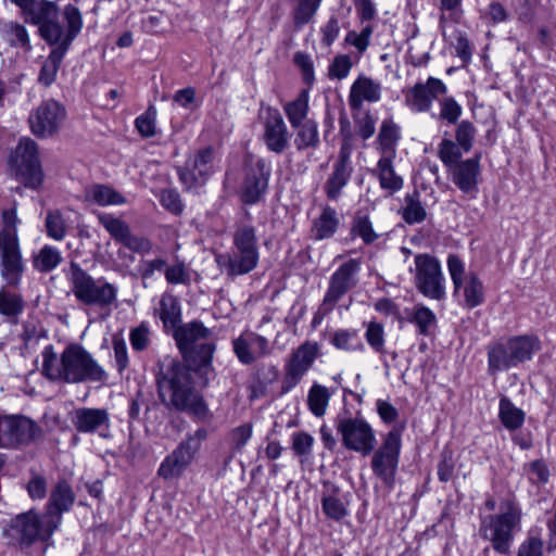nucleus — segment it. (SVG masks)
<instances>
[{"label": "nucleus", "instance_id": "9", "mask_svg": "<svg viewBox=\"0 0 556 556\" xmlns=\"http://www.w3.org/2000/svg\"><path fill=\"white\" fill-rule=\"evenodd\" d=\"M206 438L207 431L204 428L188 433L186 439L161 463L157 475L165 480L179 478L191 464Z\"/></svg>", "mask_w": 556, "mask_h": 556}, {"label": "nucleus", "instance_id": "64", "mask_svg": "<svg viewBox=\"0 0 556 556\" xmlns=\"http://www.w3.org/2000/svg\"><path fill=\"white\" fill-rule=\"evenodd\" d=\"M440 106V117L451 124L456 123L463 112L460 104H458L454 98L443 99Z\"/></svg>", "mask_w": 556, "mask_h": 556}, {"label": "nucleus", "instance_id": "40", "mask_svg": "<svg viewBox=\"0 0 556 556\" xmlns=\"http://www.w3.org/2000/svg\"><path fill=\"white\" fill-rule=\"evenodd\" d=\"M498 417L508 430L520 428L525 421V413L507 397H502L498 404Z\"/></svg>", "mask_w": 556, "mask_h": 556}, {"label": "nucleus", "instance_id": "37", "mask_svg": "<svg viewBox=\"0 0 556 556\" xmlns=\"http://www.w3.org/2000/svg\"><path fill=\"white\" fill-rule=\"evenodd\" d=\"M24 307L25 302L20 293L5 288L0 289V315L15 323Z\"/></svg>", "mask_w": 556, "mask_h": 556}, {"label": "nucleus", "instance_id": "55", "mask_svg": "<svg viewBox=\"0 0 556 556\" xmlns=\"http://www.w3.org/2000/svg\"><path fill=\"white\" fill-rule=\"evenodd\" d=\"M156 111L150 106L146 113L138 116L135 121L137 130L142 137L150 138L155 134Z\"/></svg>", "mask_w": 556, "mask_h": 556}, {"label": "nucleus", "instance_id": "58", "mask_svg": "<svg viewBox=\"0 0 556 556\" xmlns=\"http://www.w3.org/2000/svg\"><path fill=\"white\" fill-rule=\"evenodd\" d=\"M252 424H243L233 428L229 433V440L235 451H241L252 437Z\"/></svg>", "mask_w": 556, "mask_h": 556}, {"label": "nucleus", "instance_id": "4", "mask_svg": "<svg viewBox=\"0 0 556 556\" xmlns=\"http://www.w3.org/2000/svg\"><path fill=\"white\" fill-rule=\"evenodd\" d=\"M541 349L534 336H514L491 342L488 348V371L490 375L507 371L532 359Z\"/></svg>", "mask_w": 556, "mask_h": 556}, {"label": "nucleus", "instance_id": "28", "mask_svg": "<svg viewBox=\"0 0 556 556\" xmlns=\"http://www.w3.org/2000/svg\"><path fill=\"white\" fill-rule=\"evenodd\" d=\"M215 261L219 269L227 274L229 277L242 276L251 273L256 268L258 262L251 257L236 251L220 253L215 256Z\"/></svg>", "mask_w": 556, "mask_h": 556}, {"label": "nucleus", "instance_id": "33", "mask_svg": "<svg viewBox=\"0 0 556 556\" xmlns=\"http://www.w3.org/2000/svg\"><path fill=\"white\" fill-rule=\"evenodd\" d=\"M85 200L99 206L121 205L126 199L113 188L105 185H92L85 190Z\"/></svg>", "mask_w": 556, "mask_h": 556}, {"label": "nucleus", "instance_id": "61", "mask_svg": "<svg viewBox=\"0 0 556 556\" xmlns=\"http://www.w3.org/2000/svg\"><path fill=\"white\" fill-rule=\"evenodd\" d=\"M475 136L476 128L470 122L463 121L458 125L456 130V140L465 152H468L472 148Z\"/></svg>", "mask_w": 556, "mask_h": 556}, {"label": "nucleus", "instance_id": "50", "mask_svg": "<svg viewBox=\"0 0 556 556\" xmlns=\"http://www.w3.org/2000/svg\"><path fill=\"white\" fill-rule=\"evenodd\" d=\"M321 0H299L293 13V23L296 28H302L317 12Z\"/></svg>", "mask_w": 556, "mask_h": 556}, {"label": "nucleus", "instance_id": "38", "mask_svg": "<svg viewBox=\"0 0 556 556\" xmlns=\"http://www.w3.org/2000/svg\"><path fill=\"white\" fill-rule=\"evenodd\" d=\"M337 213L330 206L323 210L320 216L314 220L312 236L316 240L330 238L338 227Z\"/></svg>", "mask_w": 556, "mask_h": 556}, {"label": "nucleus", "instance_id": "53", "mask_svg": "<svg viewBox=\"0 0 556 556\" xmlns=\"http://www.w3.org/2000/svg\"><path fill=\"white\" fill-rule=\"evenodd\" d=\"M314 442V438L305 431L292 434V450L296 456L308 458L312 455Z\"/></svg>", "mask_w": 556, "mask_h": 556}, {"label": "nucleus", "instance_id": "32", "mask_svg": "<svg viewBox=\"0 0 556 556\" xmlns=\"http://www.w3.org/2000/svg\"><path fill=\"white\" fill-rule=\"evenodd\" d=\"M233 249L252 260L258 262L256 230L252 225H240L233 233Z\"/></svg>", "mask_w": 556, "mask_h": 556}, {"label": "nucleus", "instance_id": "44", "mask_svg": "<svg viewBox=\"0 0 556 556\" xmlns=\"http://www.w3.org/2000/svg\"><path fill=\"white\" fill-rule=\"evenodd\" d=\"M294 144L299 151L307 148H316L319 143L318 125L315 121L309 119L299 126Z\"/></svg>", "mask_w": 556, "mask_h": 556}, {"label": "nucleus", "instance_id": "26", "mask_svg": "<svg viewBox=\"0 0 556 556\" xmlns=\"http://www.w3.org/2000/svg\"><path fill=\"white\" fill-rule=\"evenodd\" d=\"M75 502V494L70 483L62 479L52 488L47 505V515L58 517V526L62 521V514L68 511Z\"/></svg>", "mask_w": 556, "mask_h": 556}, {"label": "nucleus", "instance_id": "30", "mask_svg": "<svg viewBox=\"0 0 556 556\" xmlns=\"http://www.w3.org/2000/svg\"><path fill=\"white\" fill-rule=\"evenodd\" d=\"M405 428L404 422L395 425L384 440V484L396 471L401 450V435Z\"/></svg>", "mask_w": 556, "mask_h": 556}, {"label": "nucleus", "instance_id": "20", "mask_svg": "<svg viewBox=\"0 0 556 556\" xmlns=\"http://www.w3.org/2000/svg\"><path fill=\"white\" fill-rule=\"evenodd\" d=\"M214 151L204 148L188 161L185 168L178 170L180 181L187 189H197L202 186L213 169Z\"/></svg>", "mask_w": 556, "mask_h": 556}, {"label": "nucleus", "instance_id": "56", "mask_svg": "<svg viewBox=\"0 0 556 556\" xmlns=\"http://www.w3.org/2000/svg\"><path fill=\"white\" fill-rule=\"evenodd\" d=\"M162 206L172 214L180 215L184 211V203L179 193L174 189H164L160 193Z\"/></svg>", "mask_w": 556, "mask_h": 556}, {"label": "nucleus", "instance_id": "49", "mask_svg": "<svg viewBox=\"0 0 556 556\" xmlns=\"http://www.w3.org/2000/svg\"><path fill=\"white\" fill-rule=\"evenodd\" d=\"M64 17L67 23V29H66V40L63 48L70 49L73 40L77 37V35L80 33L83 27V17L79 12V10L72 5L67 4L64 8Z\"/></svg>", "mask_w": 556, "mask_h": 556}, {"label": "nucleus", "instance_id": "22", "mask_svg": "<svg viewBox=\"0 0 556 556\" xmlns=\"http://www.w3.org/2000/svg\"><path fill=\"white\" fill-rule=\"evenodd\" d=\"M445 84L438 78L429 77L426 83L416 84L406 96L408 106L415 112L430 110L432 102L446 93Z\"/></svg>", "mask_w": 556, "mask_h": 556}, {"label": "nucleus", "instance_id": "39", "mask_svg": "<svg viewBox=\"0 0 556 556\" xmlns=\"http://www.w3.org/2000/svg\"><path fill=\"white\" fill-rule=\"evenodd\" d=\"M285 113L292 128L304 124L308 114V93L303 90L299 97L285 105Z\"/></svg>", "mask_w": 556, "mask_h": 556}, {"label": "nucleus", "instance_id": "48", "mask_svg": "<svg viewBox=\"0 0 556 556\" xmlns=\"http://www.w3.org/2000/svg\"><path fill=\"white\" fill-rule=\"evenodd\" d=\"M45 227L47 236L55 241H62L67 235V223L59 210L47 212Z\"/></svg>", "mask_w": 556, "mask_h": 556}, {"label": "nucleus", "instance_id": "16", "mask_svg": "<svg viewBox=\"0 0 556 556\" xmlns=\"http://www.w3.org/2000/svg\"><path fill=\"white\" fill-rule=\"evenodd\" d=\"M271 174L270 164L265 159H257L245 166V176L241 186V201L255 204L265 194Z\"/></svg>", "mask_w": 556, "mask_h": 556}, {"label": "nucleus", "instance_id": "10", "mask_svg": "<svg viewBox=\"0 0 556 556\" xmlns=\"http://www.w3.org/2000/svg\"><path fill=\"white\" fill-rule=\"evenodd\" d=\"M415 285L418 291L431 300L445 296V278L441 264L430 254L415 256Z\"/></svg>", "mask_w": 556, "mask_h": 556}, {"label": "nucleus", "instance_id": "2", "mask_svg": "<svg viewBox=\"0 0 556 556\" xmlns=\"http://www.w3.org/2000/svg\"><path fill=\"white\" fill-rule=\"evenodd\" d=\"M161 402L169 409L187 412L199 420H206L210 410L203 397L192 386L189 370L177 362L163 366L156 376Z\"/></svg>", "mask_w": 556, "mask_h": 556}, {"label": "nucleus", "instance_id": "62", "mask_svg": "<svg viewBox=\"0 0 556 556\" xmlns=\"http://www.w3.org/2000/svg\"><path fill=\"white\" fill-rule=\"evenodd\" d=\"M26 490L31 500H43L48 491L47 479L39 473H33L26 484Z\"/></svg>", "mask_w": 556, "mask_h": 556}, {"label": "nucleus", "instance_id": "41", "mask_svg": "<svg viewBox=\"0 0 556 556\" xmlns=\"http://www.w3.org/2000/svg\"><path fill=\"white\" fill-rule=\"evenodd\" d=\"M67 52V49L51 50L48 58L43 61L41 70L38 75V81L48 87L55 80L60 65Z\"/></svg>", "mask_w": 556, "mask_h": 556}, {"label": "nucleus", "instance_id": "13", "mask_svg": "<svg viewBox=\"0 0 556 556\" xmlns=\"http://www.w3.org/2000/svg\"><path fill=\"white\" fill-rule=\"evenodd\" d=\"M41 433L40 428L24 416H0V447L10 448L28 444Z\"/></svg>", "mask_w": 556, "mask_h": 556}, {"label": "nucleus", "instance_id": "43", "mask_svg": "<svg viewBox=\"0 0 556 556\" xmlns=\"http://www.w3.org/2000/svg\"><path fill=\"white\" fill-rule=\"evenodd\" d=\"M406 318L414 323L418 332L424 336L430 334L437 325L434 313L425 305H416L412 313L407 312Z\"/></svg>", "mask_w": 556, "mask_h": 556}, {"label": "nucleus", "instance_id": "25", "mask_svg": "<svg viewBox=\"0 0 556 556\" xmlns=\"http://www.w3.org/2000/svg\"><path fill=\"white\" fill-rule=\"evenodd\" d=\"M452 169L453 182L465 193L477 191L481 174L479 159H468L459 162Z\"/></svg>", "mask_w": 556, "mask_h": 556}, {"label": "nucleus", "instance_id": "5", "mask_svg": "<svg viewBox=\"0 0 556 556\" xmlns=\"http://www.w3.org/2000/svg\"><path fill=\"white\" fill-rule=\"evenodd\" d=\"M68 280L74 296L85 305L105 308L117 301V286L103 278L94 279L75 262L70 264Z\"/></svg>", "mask_w": 556, "mask_h": 556}, {"label": "nucleus", "instance_id": "1", "mask_svg": "<svg viewBox=\"0 0 556 556\" xmlns=\"http://www.w3.org/2000/svg\"><path fill=\"white\" fill-rule=\"evenodd\" d=\"M42 375L50 381L61 383L103 382L108 375L93 356L77 343L68 344L58 355L53 345L42 353Z\"/></svg>", "mask_w": 556, "mask_h": 556}, {"label": "nucleus", "instance_id": "15", "mask_svg": "<svg viewBox=\"0 0 556 556\" xmlns=\"http://www.w3.org/2000/svg\"><path fill=\"white\" fill-rule=\"evenodd\" d=\"M263 123V141L266 148L276 154L283 153L290 143V134L281 113L271 106L260 111Z\"/></svg>", "mask_w": 556, "mask_h": 556}, {"label": "nucleus", "instance_id": "59", "mask_svg": "<svg viewBox=\"0 0 556 556\" xmlns=\"http://www.w3.org/2000/svg\"><path fill=\"white\" fill-rule=\"evenodd\" d=\"M352 65V60L349 55L339 54L329 65L328 75L330 78L343 79L349 75Z\"/></svg>", "mask_w": 556, "mask_h": 556}, {"label": "nucleus", "instance_id": "34", "mask_svg": "<svg viewBox=\"0 0 556 556\" xmlns=\"http://www.w3.org/2000/svg\"><path fill=\"white\" fill-rule=\"evenodd\" d=\"M321 504L324 513L331 519L340 520L348 514L340 490L333 484H325Z\"/></svg>", "mask_w": 556, "mask_h": 556}, {"label": "nucleus", "instance_id": "24", "mask_svg": "<svg viewBox=\"0 0 556 556\" xmlns=\"http://www.w3.org/2000/svg\"><path fill=\"white\" fill-rule=\"evenodd\" d=\"M72 422L78 432L91 433L109 429L110 416L106 409L81 407L74 412Z\"/></svg>", "mask_w": 556, "mask_h": 556}, {"label": "nucleus", "instance_id": "54", "mask_svg": "<svg viewBox=\"0 0 556 556\" xmlns=\"http://www.w3.org/2000/svg\"><path fill=\"white\" fill-rule=\"evenodd\" d=\"M403 217L409 224L420 223L426 218V211L421 203L413 195L406 197Z\"/></svg>", "mask_w": 556, "mask_h": 556}, {"label": "nucleus", "instance_id": "17", "mask_svg": "<svg viewBox=\"0 0 556 556\" xmlns=\"http://www.w3.org/2000/svg\"><path fill=\"white\" fill-rule=\"evenodd\" d=\"M37 16L38 18L33 17L29 23L39 26L40 36L53 47L52 50L62 49L66 40V30L58 22L59 8L56 4L52 1L40 0Z\"/></svg>", "mask_w": 556, "mask_h": 556}, {"label": "nucleus", "instance_id": "57", "mask_svg": "<svg viewBox=\"0 0 556 556\" xmlns=\"http://www.w3.org/2000/svg\"><path fill=\"white\" fill-rule=\"evenodd\" d=\"M352 233L361 237L365 243H371L378 238L367 216H357L354 219Z\"/></svg>", "mask_w": 556, "mask_h": 556}, {"label": "nucleus", "instance_id": "27", "mask_svg": "<svg viewBox=\"0 0 556 556\" xmlns=\"http://www.w3.org/2000/svg\"><path fill=\"white\" fill-rule=\"evenodd\" d=\"M380 99V84L359 75L352 84L349 104L353 111H359L365 101L376 102Z\"/></svg>", "mask_w": 556, "mask_h": 556}, {"label": "nucleus", "instance_id": "6", "mask_svg": "<svg viewBox=\"0 0 556 556\" xmlns=\"http://www.w3.org/2000/svg\"><path fill=\"white\" fill-rule=\"evenodd\" d=\"M521 510L514 504H508L501 514L486 516L482 519L480 532L493 549L507 554L514 542V535L520 530Z\"/></svg>", "mask_w": 556, "mask_h": 556}, {"label": "nucleus", "instance_id": "21", "mask_svg": "<svg viewBox=\"0 0 556 556\" xmlns=\"http://www.w3.org/2000/svg\"><path fill=\"white\" fill-rule=\"evenodd\" d=\"M232 348L239 362L251 365L271 353L269 341L253 331H245L232 341Z\"/></svg>", "mask_w": 556, "mask_h": 556}, {"label": "nucleus", "instance_id": "42", "mask_svg": "<svg viewBox=\"0 0 556 556\" xmlns=\"http://www.w3.org/2000/svg\"><path fill=\"white\" fill-rule=\"evenodd\" d=\"M216 345L214 340L211 339L206 342L200 343L191 349V359L197 371L207 372L212 370V359Z\"/></svg>", "mask_w": 556, "mask_h": 556}, {"label": "nucleus", "instance_id": "3", "mask_svg": "<svg viewBox=\"0 0 556 556\" xmlns=\"http://www.w3.org/2000/svg\"><path fill=\"white\" fill-rule=\"evenodd\" d=\"M16 207L3 210L0 227V276L7 287L18 288L25 273V263L22 256L17 236Z\"/></svg>", "mask_w": 556, "mask_h": 556}, {"label": "nucleus", "instance_id": "35", "mask_svg": "<svg viewBox=\"0 0 556 556\" xmlns=\"http://www.w3.org/2000/svg\"><path fill=\"white\" fill-rule=\"evenodd\" d=\"M0 38L13 47L30 49V41L27 29L24 25L14 22L0 20Z\"/></svg>", "mask_w": 556, "mask_h": 556}, {"label": "nucleus", "instance_id": "51", "mask_svg": "<svg viewBox=\"0 0 556 556\" xmlns=\"http://www.w3.org/2000/svg\"><path fill=\"white\" fill-rule=\"evenodd\" d=\"M331 343L340 350L352 351L363 346L362 340L355 330L340 329L333 332Z\"/></svg>", "mask_w": 556, "mask_h": 556}, {"label": "nucleus", "instance_id": "52", "mask_svg": "<svg viewBox=\"0 0 556 556\" xmlns=\"http://www.w3.org/2000/svg\"><path fill=\"white\" fill-rule=\"evenodd\" d=\"M462 156V152L458 146L452 140L444 139L439 144V157L442 163L448 168H453L459 162L458 160Z\"/></svg>", "mask_w": 556, "mask_h": 556}, {"label": "nucleus", "instance_id": "31", "mask_svg": "<svg viewBox=\"0 0 556 556\" xmlns=\"http://www.w3.org/2000/svg\"><path fill=\"white\" fill-rule=\"evenodd\" d=\"M350 175L351 169L349 166V154L342 148L340 151L339 160L334 164L333 170L325 186V190L329 199H338L342 188L348 184Z\"/></svg>", "mask_w": 556, "mask_h": 556}, {"label": "nucleus", "instance_id": "47", "mask_svg": "<svg viewBox=\"0 0 556 556\" xmlns=\"http://www.w3.org/2000/svg\"><path fill=\"white\" fill-rule=\"evenodd\" d=\"M61 262V252L52 245H45L34 257V267L40 273H49L56 268Z\"/></svg>", "mask_w": 556, "mask_h": 556}, {"label": "nucleus", "instance_id": "63", "mask_svg": "<svg viewBox=\"0 0 556 556\" xmlns=\"http://www.w3.org/2000/svg\"><path fill=\"white\" fill-rule=\"evenodd\" d=\"M165 279L170 285L187 283L189 281V273L184 262H176L167 266L164 270Z\"/></svg>", "mask_w": 556, "mask_h": 556}, {"label": "nucleus", "instance_id": "7", "mask_svg": "<svg viewBox=\"0 0 556 556\" xmlns=\"http://www.w3.org/2000/svg\"><path fill=\"white\" fill-rule=\"evenodd\" d=\"M11 169L24 187L38 190L43 182V173L38 156L37 143L30 138H22L11 160Z\"/></svg>", "mask_w": 556, "mask_h": 556}, {"label": "nucleus", "instance_id": "12", "mask_svg": "<svg viewBox=\"0 0 556 556\" xmlns=\"http://www.w3.org/2000/svg\"><path fill=\"white\" fill-rule=\"evenodd\" d=\"M359 269L361 263L351 258L332 274L320 311L325 314L331 312L339 300L357 285Z\"/></svg>", "mask_w": 556, "mask_h": 556}, {"label": "nucleus", "instance_id": "45", "mask_svg": "<svg viewBox=\"0 0 556 556\" xmlns=\"http://www.w3.org/2000/svg\"><path fill=\"white\" fill-rule=\"evenodd\" d=\"M516 556H544V542L542 529L532 528L526 539L520 543Z\"/></svg>", "mask_w": 556, "mask_h": 556}, {"label": "nucleus", "instance_id": "36", "mask_svg": "<svg viewBox=\"0 0 556 556\" xmlns=\"http://www.w3.org/2000/svg\"><path fill=\"white\" fill-rule=\"evenodd\" d=\"M156 312L165 328L176 329L181 320L179 301L170 293H164L161 296L160 307Z\"/></svg>", "mask_w": 556, "mask_h": 556}, {"label": "nucleus", "instance_id": "60", "mask_svg": "<svg viewBox=\"0 0 556 556\" xmlns=\"http://www.w3.org/2000/svg\"><path fill=\"white\" fill-rule=\"evenodd\" d=\"M129 340L135 351H143L150 344V330L147 324L142 323L130 330Z\"/></svg>", "mask_w": 556, "mask_h": 556}, {"label": "nucleus", "instance_id": "29", "mask_svg": "<svg viewBox=\"0 0 556 556\" xmlns=\"http://www.w3.org/2000/svg\"><path fill=\"white\" fill-rule=\"evenodd\" d=\"M456 295L462 296V304L466 308H475L483 304L485 290L482 280L476 273H468L458 288H454Z\"/></svg>", "mask_w": 556, "mask_h": 556}, {"label": "nucleus", "instance_id": "23", "mask_svg": "<svg viewBox=\"0 0 556 556\" xmlns=\"http://www.w3.org/2000/svg\"><path fill=\"white\" fill-rule=\"evenodd\" d=\"M212 337V330L198 320L181 325L174 332L177 346L182 353L190 352L195 345L213 339Z\"/></svg>", "mask_w": 556, "mask_h": 556}, {"label": "nucleus", "instance_id": "19", "mask_svg": "<svg viewBox=\"0 0 556 556\" xmlns=\"http://www.w3.org/2000/svg\"><path fill=\"white\" fill-rule=\"evenodd\" d=\"M98 219L116 242L122 243L130 251L140 254H147L152 251L153 244L151 240L134 235L129 225L123 219L105 213L99 214Z\"/></svg>", "mask_w": 556, "mask_h": 556}, {"label": "nucleus", "instance_id": "8", "mask_svg": "<svg viewBox=\"0 0 556 556\" xmlns=\"http://www.w3.org/2000/svg\"><path fill=\"white\" fill-rule=\"evenodd\" d=\"M58 528V517L34 510L17 515L11 522L22 547H29L37 541L48 542Z\"/></svg>", "mask_w": 556, "mask_h": 556}, {"label": "nucleus", "instance_id": "18", "mask_svg": "<svg viewBox=\"0 0 556 556\" xmlns=\"http://www.w3.org/2000/svg\"><path fill=\"white\" fill-rule=\"evenodd\" d=\"M318 353V346L314 342L301 344L291 355L286 365V374L281 382V393L290 392L296 387L304 375L313 366Z\"/></svg>", "mask_w": 556, "mask_h": 556}, {"label": "nucleus", "instance_id": "14", "mask_svg": "<svg viewBox=\"0 0 556 556\" xmlns=\"http://www.w3.org/2000/svg\"><path fill=\"white\" fill-rule=\"evenodd\" d=\"M66 117L65 108L53 99L42 101L28 117L31 132L39 138L53 136Z\"/></svg>", "mask_w": 556, "mask_h": 556}, {"label": "nucleus", "instance_id": "11", "mask_svg": "<svg viewBox=\"0 0 556 556\" xmlns=\"http://www.w3.org/2000/svg\"><path fill=\"white\" fill-rule=\"evenodd\" d=\"M337 429L346 448L359 452L364 455H368L374 451L376 437L369 424L363 418H339Z\"/></svg>", "mask_w": 556, "mask_h": 556}, {"label": "nucleus", "instance_id": "46", "mask_svg": "<svg viewBox=\"0 0 556 556\" xmlns=\"http://www.w3.org/2000/svg\"><path fill=\"white\" fill-rule=\"evenodd\" d=\"M329 400L330 392L326 387L318 383H314L312 386L307 395V405L313 415H315L316 417L324 416Z\"/></svg>", "mask_w": 556, "mask_h": 556}]
</instances>
